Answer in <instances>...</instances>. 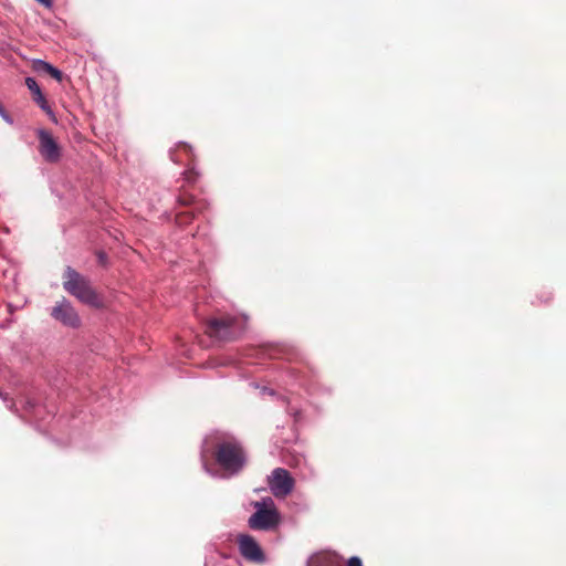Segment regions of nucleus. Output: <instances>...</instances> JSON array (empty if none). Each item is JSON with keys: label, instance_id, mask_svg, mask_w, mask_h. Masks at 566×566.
Listing matches in <instances>:
<instances>
[{"label": "nucleus", "instance_id": "nucleus-3", "mask_svg": "<svg viewBox=\"0 0 566 566\" xmlns=\"http://www.w3.org/2000/svg\"><path fill=\"white\" fill-rule=\"evenodd\" d=\"M244 321L239 317L222 315L207 321L206 333L218 340L231 342L242 335Z\"/></svg>", "mask_w": 566, "mask_h": 566}, {"label": "nucleus", "instance_id": "nucleus-12", "mask_svg": "<svg viewBox=\"0 0 566 566\" xmlns=\"http://www.w3.org/2000/svg\"><path fill=\"white\" fill-rule=\"evenodd\" d=\"M97 261L101 265H106L107 263V255L104 251H97L96 252Z\"/></svg>", "mask_w": 566, "mask_h": 566}, {"label": "nucleus", "instance_id": "nucleus-1", "mask_svg": "<svg viewBox=\"0 0 566 566\" xmlns=\"http://www.w3.org/2000/svg\"><path fill=\"white\" fill-rule=\"evenodd\" d=\"M62 280L64 291L81 303L94 308L104 306L102 297L92 286L91 281L73 268H65Z\"/></svg>", "mask_w": 566, "mask_h": 566}, {"label": "nucleus", "instance_id": "nucleus-6", "mask_svg": "<svg viewBox=\"0 0 566 566\" xmlns=\"http://www.w3.org/2000/svg\"><path fill=\"white\" fill-rule=\"evenodd\" d=\"M51 316L66 327L78 328L82 324L77 311L64 296L51 308Z\"/></svg>", "mask_w": 566, "mask_h": 566}, {"label": "nucleus", "instance_id": "nucleus-9", "mask_svg": "<svg viewBox=\"0 0 566 566\" xmlns=\"http://www.w3.org/2000/svg\"><path fill=\"white\" fill-rule=\"evenodd\" d=\"M25 85L32 93L33 101L51 117L52 120L56 122L55 116L50 105L48 104L44 95L42 94L36 81L32 77H27Z\"/></svg>", "mask_w": 566, "mask_h": 566}, {"label": "nucleus", "instance_id": "nucleus-7", "mask_svg": "<svg viewBox=\"0 0 566 566\" xmlns=\"http://www.w3.org/2000/svg\"><path fill=\"white\" fill-rule=\"evenodd\" d=\"M241 556L251 563L262 564L265 555L255 538L249 534H238L235 538Z\"/></svg>", "mask_w": 566, "mask_h": 566}, {"label": "nucleus", "instance_id": "nucleus-15", "mask_svg": "<svg viewBox=\"0 0 566 566\" xmlns=\"http://www.w3.org/2000/svg\"><path fill=\"white\" fill-rule=\"evenodd\" d=\"M36 1L48 9L52 8V6H53L52 0H36Z\"/></svg>", "mask_w": 566, "mask_h": 566}, {"label": "nucleus", "instance_id": "nucleus-2", "mask_svg": "<svg viewBox=\"0 0 566 566\" xmlns=\"http://www.w3.org/2000/svg\"><path fill=\"white\" fill-rule=\"evenodd\" d=\"M217 464L229 475H235L247 465V452L240 441L234 438L220 440L213 449Z\"/></svg>", "mask_w": 566, "mask_h": 566}, {"label": "nucleus", "instance_id": "nucleus-14", "mask_svg": "<svg viewBox=\"0 0 566 566\" xmlns=\"http://www.w3.org/2000/svg\"><path fill=\"white\" fill-rule=\"evenodd\" d=\"M347 566H363L359 557L353 556L348 559Z\"/></svg>", "mask_w": 566, "mask_h": 566}, {"label": "nucleus", "instance_id": "nucleus-5", "mask_svg": "<svg viewBox=\"0 0 566 566\" xmlns=\"http://www.w3.org/2000/svg\"><path fill=\"white\" fill-rule=\"evenodd\" d=\"M295 481L283 468H276L268 476V485L275 497H286L294 489Z\"/></svg>", "mask_w": 566, "mask_h": 566}, {"label": "nucleus", "instance_id": "nucleus-8", "mask_svg": "<svg viewBox=\"0 0 566 566\" xmlns=\"http://www.w3.org/2000/svg\"><path fill=\"white\" fill-rule=\"evenodd\" d=\"M38 150L41 157L48 163H57L62 156L61 147L52 134L46 129L38 130Z\"/></svg>", "mask_w": 566, "mask_h": 566}, {"label": "nucleus", "instance_id": "nucleus-10", "mask_svg": "<svg viewBox=\"0 0 566 566\" xmlns=\"http://www.w3.org/2000/svg\"><path fill=\"white\" fill-rule=\"evenodd\" d=\"M308 566H343V558L333 552H321L310 558Z\"/></svg>", "mask_w": 566, "mask_h": 566}, {"label": "nucleus", "instance_id": "nucleus-4", "mask_svg": "<svg viewBox=\"0 0 566 566\" xmlns=\"http://www.w3.org/2000/svg\"><path fill=\"white\" fill-rule=\"evenodd\" d=\"M252 505L255 509V512L248 520L250 528L255 531H270L280 524V512L271 497H265L262 501H255Z\"/></svg>", "mask_w": 566, "mask_h": 566}, {"label": "nucleus", "instance_id": "nucleus-11", "mask_svg": "<svg viewBox=\"0 0 566 566\" xmlns=\"http://www.w3.org/2000/svg\"><path fill=\"white\" fill-rule=\"evenodd\" d=\"M34 70L39 73H46L59 82H61L63 78V74L60 70L42 60H38L34 62Z\"/></svg>", "mask_w": 566, "mask_h": 566}, {"label": "nucleus", "instance_id": "nucleus-17", "mask_svg": "<svg viewBox=\"0 0 566 566\" xmlns=\"http://www.w3.org/2000/svg\"><path fill=\"white\" fill-rule=\"evenodd\" d=\"M191 200H192V198H191V197H189V198H185V199H180V201H181V203H182V205H190Z\"/></svg>", "mask_w": 566, "mask_h": 566}, {"label": "nucleus", "instance_id": "nucleus-13", "mask_svg": "<svg viewBox=\"0 0 566 566\" xmlns=\"http://www.w3.org/2000/svg\"><path fill=\"white\" fill-rule=\"evenodd\" d=\"M186 179L189 182H195L197 179V172L193 169H189L185 172Z\"/></svg>", "mask_w": 566, "mask_h": 566}, {"label": "nucleus", "instance_id": "nucleus-16", "mask_svg": "<svg viewBox=\"0 0 566 566\" xmlns=\"http://www.w3.org/2000/svg\"><path fill=\"white\" fill-rule=\"evenodd\" d=\"M181 148H182V149L185 150V153H187V154H190V153H191V150H192V149H191V147H190V146H188V145H186V144H184V145L181 146Z\"/></svg>", "mask_w": 566, "mask_h": 566}, {"label": "nucleus", "instance_id": "nucleus-18", "mask_svg": "<svg viewBox=\"0 0 566 566\" xmlns=\"http://www.w3.org/2000/svg\"><path fill=\"white\" fill-rule=\"evenodd\" d=\"M0 115H1L3 118L8 119V116H7V114H6V111L3 109V107H2L1 105H0Z\"/></svg>", "mask_w": 566, "mask_h": 566}]
</instances>
